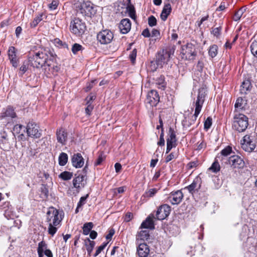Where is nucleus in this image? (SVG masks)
Returning <instances> with one entry per match:
<instances>
[{
    "label": "nucleus",
    "instance_id": "2f4dec72",
    "mask_svg": "<svg viewBox=\"0 0 257 257\" xmlns=\"http://www.w3.org/2000/svg\"><path fill=\"white\" fill-rule=\"evenodd\" d=\"M68 155L65 153H61L58 158L59 164L60 166H63L65 165L68 161Z\"/></svg>",
    "mask_w": 257,
    "mask_h": 257
},
{
    "label": "nucleus",
    "instance_id": "1a4fd4ad",
    "mask_svg": "<svg viewBox=\"0 0 257 257\" xmlns=\"http://www.w3.org/2000/svg\"><path fill=\"white\" fill-rule=\"evenodd\" d=\"M113 38V34L111 31L106 29L99 32L97 35V40L101 44L110 43Z\"/></svg>",
    "mask_w": 257,
    "mask_h": 257
},
{
    "label": "nucleus",
    "instance_id": "cd10ccee",
    "mask_svg": "<svg viewBox=\"0 0 257 257\" xmlns=\"http://www.w3.org/2000/svg\"><path fill=\"white\" fill-rule=\"evenodd\" d=\"M251 88V83L248 80L243 81L241 85L240 92L242 94H246L250 91Z\"/></svg>",
    "mask_w": 257,
    "mask_h": 257
},
{
    "label": "nucleus",
    "instance_id": "20e7f679",
    "mask_svg": "<svg viewBox=\"0 0 257 257\" xmlns=\"http://www.w3.org/2000/svg\"><path fill=\"white\" fill-rule=\"evenodd\" d=\"M70 32L77 36H81L86 30V26L84 22L78 18H74L70 23Z\"/></svg>",
    "mask_w": 257,
    "mask_h": 257
},
{
    "label": "nucleus",
    "instance_id": "6e6d98bb",
    "mask_svg": "<svg viewBox=\"0 0 257 257\" xmlns=\"http://www.w3.org/2000/svg\"><path fill=\"white\" fill-rule=\"evenodd\" d=\"M106 244H107V243H104V244L101 245L100 246H99L98 247L97 249L96 250L94 256H97L101 252V251L105 247V246H106Z\"/></svg>",
    "mask_w": 257,
    "mask_h": 257
},
{
    "label": "nucleus",
    "instance_id": "49530a36",
    "mask_svg": "<svg viewBox=\"0 0 257 257\" xmlns=\"http://www.w3.org/2000/svg\"><path fill=\"white\" fill-rule=\"evenodd\" d=\"M137 51L136 49H134L129 55L130 59L133 64H134L136 61Z\"/></svg>",
    "mask_w": 257,
    "mask_h": 257
},
{
    "label": "nucleus",
    "instance_id": "f257e3e1",
    "mask_svg": "<svg viewBox=\"0 0 257 257\" xmlns=\"http://www.w3.org/2000/svg\"><path fill=\"white\" fill-rule=\"evenodd\" d=\"M54 54L53 51L49 49L41 50L31 53L29 57V61L33 67L42 68Z\"/></svg>",
    "mask_w": 257,
    "mask_h": 257
},
{
    "label": "nucleus",
    "instance_id": "09e8293b",
    "mask_svg": "<svg viewBox=\"0 0 257 257\" xmlns=\"http://www.w3.org/2000/svg\"><path fill=\"white\" fill-rule=\"evenodd\" d=\"M148 24L150 27H153L157 24V20L153 16H151L148 18Z\"/></svg>",
    "mask_w": 257,
    "mask_h": 257
},
{
    "label": "nucleus",
    "instance_id": "e2e57ef3",
    "mask_svg": "<svg viewBox=\"0 0 257 257\" xmlns=\"http://www.w3.org/2000/svg\"><path fill=\"white\" fill-rule=\"evenodd\" d=\"M58 6V3L56 1H52V3L49 5V8L52 10H55Z\"/></svg>",
    "mask_w": 257,
    "mask_h": 257
},
{
    "label": "nucleus",
    "instance_id": "7c9ffc66",
    "mask_svg": "<svg viewBox=\"0 0 257 257\" xmlns=\"http://www.w3.org/2000/svg\"><path fill=\"white\" fill-rule=\"evenodd\" d=\"M246 104V100L242 97H239L237 99L234 106L236 108L242 109L244 108Z\"/></svg>",
    "mask_w": 257,
    "mask_h": 257
},
{
    "label": "nucleus",
    "instance_id": "052dcab7",
    "mask_svg": "<svg viewBox=\"0 0 257 257\" xmlns=\"http://www.w3.org/2000/svg\"><path fill=\"white\" fill-rule=\"evenodd\" d=\"M133 217V213L131 212H128L125 214V217H124V221L126 222L130 221Z\"/></svg>",
    "mask_w": 257,
    "mask_h": 257
},
{
    "label": "nucleus",
    "instance_id": "f03ea898",
    "mask_svg": "<svg viewBox=\"0 0 257 257\" xmlns=\"http://www.w3.org/2000/svg\"><path fill=\"white\" fill-rule=\"evenodd\" d=\"M64 216L63 211L50 207L47 212V221L49 224L48 233L53 235L57 231Z\"/></svg>",
    "mask_w": 257,
    "mask_h": 257
},
{
    "label": "nucleus",
    "instance_id": "6ab92c4d",
    "mask_svg": "<svg viewBox=\"0 0 257 257\" xmlns=\"http://www.w3.org/2000/svg\"><path fill=\"white\" fill-rule=\"evenodd\" d=\"M73 166L76 168H81L84 165V159L79 153L75 154L71 158Z\"/></svg>",
    "mask_w": 257,
    "mask_h": 257
},
{
    "label": "nucleus",
    "instance_id": "37998d69",
    "mask_svg": "<svg viewBox=\"0 0 257 257\" xmlns=\"http://www.w3.org/2000/svg\"><path fill=\"white\" fill-rule=\"evenodd\" d=\"M157 190L155 188L150 189L148 191L146 192L144 194V196L146 197H152L157 193Z\"/></svg>",
    "mask_w": 257,
    "mask_h": 257
},
{
    "label": "nucleus",
    "instance_id": "4c0bfd02",
    "mask_svg": "<svg viewBox=\"0 0 257 257\" xmlns=\"http://www.w3.org/2000/svg\"><path fill=\"white\" fill-rule=\"evenodd\" d=\"M219 159H217V157L215 159V162L212 164L211 166L209 168V170H211L213 172L216 173L220 170V165L218 161Z\"/></svg>",
    "mask_w": 257,
    "mask_h": 257
},
{
    "label": "nucleus",
    "instance_id": "ddd939ff",
    "mask_svg": "<svg viewBox=\"0 0 257 257\" xmlns=\"http://www.w3.org/2000/svg\"><path fill=\"white\" fill-rule=\"evenodd\" d=\"M241 147L246 152H251L255 147V145L251 137L248 135H245L242 141Z\"/></svg>",
    "mask_w": 257,
    "mask_h": 257
},
{
    "label": "nucleus",
    "instance_id": "4be33fe9",
    "mask_svg": "<svg viewBox=\"0 0 257 257\" xmlns=\"http://www.w3.org/2000/svg\"><path fill=\"white\" fill-rule=\"evenodd\" d=\"M137 251L140 257H147L150 252L149 245L145 242L140 243L138 246Z\"/></svg>",
    "mask_w": 257,
    "mask_h": 257
},
{
    "label": "nucleus",
    "instance_id": "774afa93",
    "mask_svg": "<svg viewBox=\"0 0 257 257\" xmlns=\"http://www.w3.org/2000/svg\"><path fill=\"white\" fill-rule=\"evenodd\" d=\"M44 254L48 257H53L51 251L49 249H46L45 250Z\"/></svg>",
    "mask_w": 257,
    "mask_h": 257
},
{
    "label": "nucleus",
    "instance_id": "4468645a",
    "mask_svg": "<svg viewBox=\"0 0 257 257\" xmlns=\"http://www.w3.org/2000/svg\"><path fill=\"white\" fill-rule=\"evenodd\" d=\"M227 164H229L234 168H241L244 166L243 160L238 156L233 155L228 158L227 161Z\"/></svg>",
    "mask_w": 257,
    "mask_h": 257
},
{
    "label": "nucleus",
    "instance_id": "5fc2aeb1",
    "mask_svg": "<svg viewBox=\"0 0 257 257\" xmlns=\"http://www.w3.org/2000/svg\"><path fill=\"white\" fill-rule=\"evenodd\" d=\"M105 159V156L102 154H101L99 155V157L98 159H97L95 163V165H99L101 164L102 162Z\"/></svg>",
    "mask_w": 257,
    "mask_h": 257
},
{
    "label": "nucleus",
    "instance_id": "a878e982",
    "mask_svg": "<svg viewBox=\"0 0 257 257\" xmlns=\"http://www.w3.org/2000/svg\"><path fill=\"white\" fill-rule=\"evenodd\" d=\"M84 177L85 176L84 175H79L74 178L73 180V186L78 189L83 187L84 186Z\"/></svg>",
    "mask_w": 257,
    "mask_h": 257
},
{
    "label": "nucleus",
    "instance_id": "79ce46f5",
    "mask_svg": "<svg viewBox=\"0 0 257 257\" xmlns=\"http://www.w3.org/2000/svg\"><path fill=\"white\" fill-rule=\"evenodd\" d=\"M251 53L257 57V40H254L250 45Z\"/></svg>",
    "mask_w": 257,
    "mask_h": 257
},
{
    "label": "nucleus",
    "instance_id": "680f3d73",
    "mask_svg": "<svg viewBox=\"0 0 257 257\" xmlns=\"http://www.w3.org/2000/svg\"><path fill=\"white\" fill-rule=\"evenodd\" d=\"M96 81V80H92L90 83H88L86 87V91L90 90L93 86V84Z\"/></svg>",
    "mask_w": 257,
    "mask_h": 257
},
{
    "label": "nucleus",
    "instance_id": "5701e85b",
    "mask_svg": "<svg viewBox=\"0 0 257 257\" xmlns=\"http://www.w3.org/2000/svg\"><path fill=\"white\" fill-rule=\"evenodd\" d=\"M156 218L154 215L150 214L145 220L141 224V227L142 228L154 229V219Z\"/></svg>",
    "mask_w": 257,
    "mask_h": 257
},
{
    "label": "nucleus",
    "instance_id": "864d4df0",
    "mask_svg": "<svg viewBox=\"0 0 257 257\" xmlns=\"http://www.w3.org/2000/svg\"><path fill=\"white\" fill-rule=\"evenodd\" d=\"M115 233V230L113 228H110L108 231V233L106 235L105 238L107 240H111L112 236Z\"/></svg>",
    "mask_w": 257,
    "mask_h": 257
},
{
    "label": "nucleus",
    "instance_id": "c03bdc74",
    "mask_svg": "<svg viewBox=\"0 0 257 257\" xmlns=\"http://www.w3.org/2000/svg\"><path fill=\"white\" fill-rule=\"evenodd\" d=\"M54 43L56 44V45H57L58 47L60 46L64 48H68V45L66 43L63 42L59 39H55L54 40Z\"/></svg>",
    "mask_w": 257,
    "mask_h": 257
},
{
    "label": "nucleus",
    "instance_id": "bb28decb",
    "mask_svg": "<svg viewBox=\"0 0 257 257\" xmlns=\"http://www.w3.org/2000/svg\"><path fill=\"white\" fill-rule=\"evenodd\" d=\"M171 6L170 4L165 5L160 15V17L163 21H165L167 20L168 16L170 15L171 12Z\"/></svg>",
    "mask_w": 257,
    "mask_h": 257
},
{
    "label": "nucleus",
    "instance_id": "ea45409f",
    "mask_svg": "<svg viewBox=\"0 0 257 257\" xmlns=\"http://www.w3.org/2000/svg\"><path fill=\"white\" fill-rule=\"evenodd\" d=\"M86 249L87 250L88 254H90L94 246L95 245V242H84Z\"/></svg>",
    "mask_w": 257,
    "mask_h": 257
},
{
    "label": "nucleus",
    "instance_id": "7ed1b4c3",
    "mask_svg": "<svg viewBox=\"0 0 257 257\" xmlns=\"http://www.w3.org/2000/svg\"><path fill=\"white\" fill-rule=\"evenodd\" d=\"M56 56L54 54L42 68L43 72L47 77L56 75L60 69L56 63Z\"/></svg>",
    "mask_w": 257,
    "mask_h": 257
},
{
    "label": "nucleus",
    "instance_id": "2eb2a0df",
    "mask_svg": "<svg viewBox=\"0 0 257 257\" xmlns=\"http://www.w3.org/2000/svg\"><path fill=\"white\" fill-rule=\"evenodd\" d=\"M232 153V148L230 146H227L224 149H223L219 154L216 156L217 159L221 162V164L223 163L227 164V161L228 159L227 158L228 156L230 155Z\"/></svg>",
    "mask_w": 257,
    "mask_h": 257
},
{
    "label": "nucleus",
    "instance_id": "f3484780",
    "mask_svg": "<svg viewBox=\"0 0 257 257\" xmlns=\"http://www.w3.org/2000/svg\"><path fill=\"white\" fill-rule=\"evenodd\" d=\"M183 197V194L180 190L172 192L168 197V201L173 205L179 204Z\"/></svg>",
    "mask_w": 257,
    "mask_h": 257
},
{
    "label": "nucleus",
    "instance_id": "423d86ee",
    "mask_svg": "<svg viewBox=\"0 0 257 257\" xmlns=\"http://www.w3.org/2000/svg\"><path fill=\"white\" fill-rule=\"evenodd\" d=\"M248 125V118L244 114H235L233 118L232 127L238 132L244 131Z\"/></svg>",
    "mask_w": 257,
    "mask_h": 257
},
{
    "label": "nucleus",
    "instance_id": "6e6552de",
    "mask_svg": "<svg viewBox=\"0 0 257 257\" xmlns=\"http://www.w3.org/2000/svg\"><path fill=\"white\" fill-rule=\"evenodd\" d=\"M206 91L205 89L204 88H201L198 90L197 99L194 102V106L195 107V112L194 114L195 119H196L201 110L203 104L205 100V97L206 95Z\"/></svg>",
    "mask_w": 257,
    "mask_h": 257
},
{
    "label": "nucleus",
    "instance_id": "aec40b11",
    "mask_svg": "<svg viewBox=\"0 0 257 257\" xmlns=\"http://www.w3.org/2000/svg\"><path fill=\"white\" fill-rule=\"evenodd\" d=\"M56 137L57 141L62 144L64 145L67 140V133L63 128H60L57 130L56 131Z\"/></svg>",
    "mask_w": 257,
    "mask_h": 257
},
{
    "label": "nucleus",
    "instance_id": "a18cd8bd",
    "mask_svg": "<svg viewBox=\"0 0 257 257\" xmlns=\"http://www.w3.org/2000/svg\"><path fill=\"white\" fill-rule=\"evenodd\" d=\"M196 150L200 151L202 149H204L206 147V144L204 141H202L201 142H198L196 145Z\"/></svg>",
    "mask_w": 257,
    "mask_h": 257
},
{
    "label": "nucleus",
    "instance_id": "c85d7f7f",
    "mask_svg": "<svg viewBox=\"0 0 257 257\" xmlns=\"http://www.w3.org/2000/svg\"><path fill=\"white\" fill-rule=\"evenodd\" d=\"M176 137L174 130L170 127L169 131V137L167 139V143L176 146Z\"/></svg>",
    "mask_w": 257,
    "mask_h": 257
},
{
    "label": "nucleus",
    "instance_id": "de8ad7c7",
    "mask_svg": "<svg viewBox=\"0 0 257 257\" xmlns=\"http://www.w3.org/2000/svg\"><path fill=\"white\" fill-rule=\"evenodd\" d=\"M221 27H217L215 28L212 29L211 31L212 34L214 36L218 38L221 34Z\"/></svg>",
    "mask_w": 257,
    "mask_h": 257
},
{
    "label": "nucleus",
    "instance_id": "58836bf2",
    "mask_svg": "<svg viewBox=\"0 0 257 257\" xmlns=\"http://www.w3.org/2000/svg\"><path fill=\"white\" fill-rule=\"evenodd\" d=\"M245 9L244 8H240L238 11H237L233 17V20L235 21H238L240 20V18L242 16L243 14L245 12Z\"/></svg>",
    "mask_w": 257,
    "mask_h": 257
},
{
    "label": "nucleus",
    "instance_id": "69168bd1",
    "mask_svg": "<svg viewBox=\"0 0 257 257\" xmlns=\"http://www.w3.org/2000/svg\"><path fill=\"white\" fill-rule=\"evenodd\" d=\"M142 35L145 37H146V38H148L149 37L151 36V34L150 33V31L149 30H148V29H145L143 32H142Z\"/></svg>",
    "mask_w": 257,
    "mask_h": 257
},
{
    "label": "nucleus",
    "instance_id": "39448f33",
    "mask_svg": "<svg viewBox=\"0 0 257 257\" xmlns=\"http://www.w3.org/2000/svg\"><path fill=\"white\" fill-rule=\"evenodd\" d=\"M174 53V50L170 48L160 51L156 56V62L158 67L162 68L164 64H167Z\"/></svg>",
    "mask_w": 257,
    "mask_h": 257
},
{
    "label": "nucleus",
    "instance_id": "13d9d810",
    "mask_svg": "<svg viewBox=\"0 0 257 257\" xmlns=\"http://www.w3.org/2000/svg\"><path fill=\"white\" fill-rule=\"evenodd\" d=\"M88 197V195L86 196L81 197L80 199L79 202L78 203V207H80L82 205L85 204V200Z\"/></svg>",
    "mask_w": 257,
    "mask_h": 257
},
{
    "label": "nucleus",
    "instance_id": "8fccbe9b",
    "mask_svg": "<svg viewBox=\"0 0 257 257\" xmlns=\"http://www.w3.org/2000/svg\"><path fill=\"white\" fill-rule=\"evenodd\" d=\"M212 124V118L210 117L207 118L204 124V128L206 130L209 129Z\"/></svg>",
    "mask_w": 257,
    "mask_h": 257
},
{
    "label": "nucleus",
    "instance_id": "a19ab883",
    "mask_svg": "<svg viewBox=\"0 0 257 257\" xmlns=\"http://www.w3.org/2000/svg\"><path fill=\"white\" fill-rule=\"evenodd\" d=\"M178 157V152H173L167 156L165 159V162L168 163L173 159H176Z\"/></svg>",
    "mask_w": 257,
    "mask_h": 257
},
{
    "label": "nucleus",
    "instance_id": "e433bc0d",
    "mask_svg": "<svg viewBox=\"0 0 257 257\" xmlns=\"http://www.w3.org/2000/svg\"><path fill=\"white\" fill-rule=\"evenodd\" d=\"M72 176V173L68 171H64L62 172L59 175V177L63 180H69L71 179Z\"/></svg>",
    "mask_w": 257,
    "mask_h": 257
},
{
    "label": "nucleus",
    "instance_id": "f8f14e48",
    "mask_svg": "<svg viewBox=\"0 0 257 257\" xmlns=\"http://www.w3.org/2000/svg\"><path fill=\"white\" fill-rule=\"evenodd\" d=\"M160 101V97L158 92L152 90L147 94L146 102L149 104L151 107L155 106Z\"/></svg>",
    "mask_w": 257,
    "mask_h": 257
},
{
    "label": "nucleus",
    "instance_id": "72a5a7b5",
    "mask_svg": "<svg viewBox=\"0 0 257 257\" xmlns=\"http://www.w3.org/2000/svg\"><path fill=\"white\" fill-rule=\"evenodd\" d=\"M218 46L216 45H213L209 48L208 53L212 58L215 57L218 53Z\"/></svg>",
    "mask_w": 257,
    "mask_h": 257
},
{
    "label": "nucleus",
    "instance_id": "4d7b16f0",
    "mask_svg": "<svg viewBox=\"0 0 257 257\" xmlns=\"http://www.w3.org/2000/svg\"><path fill=\"white\" fill-rule=\"evenodd\" d=\"M158 145L159 146H164L165 145V140L164 139V133L163 130H162V133L160 136V141L158 142Z\"/></svg>",
    "mask_w": 257,
    "mask_h": 257
},
{
    "label": "nucleus",
    "instance_id": "0e129e2a",
    "mask_svg": "<svg viewBox=\"0 0 257 257\" xmlns=\"http://www.w3.org/2000/svg\"><path fill=\"white\" fill-rule=\"evenodd\" d=\"M226 8V4L225 2H221L220 5L219 6L218 8H217L216 11H223Z\"/></svg>",
    "mask_w": 257,
    "mask_h": 257
},
{
    "label": "nucleus",
    "instance_id": "412c9836",
    "mask_svg": "<svg viewBox=\"0 0 257 257\" xmlns=\"http://www.w3.org/2000/svg\"><path fill=\"white\" fill-rule=\"evenodd\" d=\"M119 28L122 34L127 33L131 30V23L128 19H124L122 20L119 25Z\"/></svg>",
    "mask_w": 257,
    "mask_h": 257
},
{
    "label": "nucleus",
    "instance_id": "dca6fc26",
    "mask_svg": "<svg viewBox=\"0 0 257 257\" xmlns=\"http://www.w3.org/2000/svg\"><path fill=\"white\" fill-rule=\"evenodd\" d=\"M182 53L184 55H186V57H188L189 59H192L191 57H193L196 56V53L195 52V48L194 45L191 43H187L186 45L182 47Z\"/></svg>",
    "mask_w": 257,
    "mask_h": 257
},
{
    "label": "nucleus",
    "instance_id": "f704fd0d",
    "mask_svg": "<svg viewBox=\"0 0 257 257\" xmlns=\"http://www.w3.org/2000/svg\"><path fill=\"white\" fill-rule=\"evenodd\" d=\"M13 130L15 133L21 134L22 136H23V133L25 132V127L22 124L15 125Z\"/></svg>",
    "mask_w": 257,
    "mask_h": 257
},
{
    "label": "nucleus",
    "instance_id": "473e14b6",
    "mask_svg": "<svg viewBox=\"0 0 257 257\" xmlns=\"http://www.w3.org/2000/svg\"><path fill=\"white\" fill-rule=\"evenodd\" d=\"M93 226L92 222H87L85 223L83 226V232L85 235H88L91 231V229Z\"/></svg>",
    "mask_w": 257,
    "mask_h": 257
},
{
    "label": "nucleus",
    "instance_id": "9b49d317",
    "mask_svg": "<svg viewBox=\"0 0 257 257\" xmlns=\"http://www.w3.org/2000/svg\"><path fill=\"white\" fill-rule=\"evenodd\" d=\"M171 207L167 204L160 206L156 213V219L158 220H164L167 218L170 213Z\"/></svg>",
    "mask_w": 257,
    "mask_h": 257
},
{
    "label": "nucleus",
    "instance_id": "bf43d9fd",
    "mask_svg": "<svg viewBox=\"0 0 257 257\" xmlns=\"http://www.w3.org/2000/svg\"><path fill=\"white\" fill-rule=\"evenodd\" d=\"M93 109V105H92L91 104H88L87 107L85 108V113L87 114L90 115Z\"/></svg>",
    "mask_w": 257,
    "mask_h": 257
},
{
    "label": "nucleus",
    "instance_id": "b1692460",
    "mask_svg": "<svg viewBox=\"0 0 257 257\" xmlns=\"http://www.w3.org/2000/svg\"><path fill=\"white\" fill-rule=\"evenodd\" d=\"M200 179L199 178H196L194 180L193 182L189 186H187L184 188V189H187L189 193L191 194H193L196 191H198L200 187Z\"/></svg>",
    "mask_w": 257,
    "mask_h": 257
},
{
    "label": "nucleus",
    "instance_id": "c9c22d12",
    "mask_svg": "<svg viewBox=\"0 0 257 257\" xmlns=\"http://www.w3.org/2000/svg\"><path fill=\"white\" fill-rule=\"evenodd\" d=\"M43 14H40L37 16L33 21L30 23V26L31 28H35L38 24L42 20Z\"/></svg>",
    "mask_w": 257,
    "mask_h": 257
},
{
    "label": "nucleus",
    "instance_id": "9d476101",
    "mask_svg": "<svg viewBox=\"0 0 257 257\" xmlns=\"http://www.w3.org/2000/svg\"><path fill=\"white\" fill-rule=\"evenodd\" d=\"M39 128V126L35 122H29L26 127L28 135L32 138H40L41 136V133Z\"/></svg>",
    "mask_w": 257,
    "mask_h": 257
},
{
    "label": "nucleus",
    "instance_id": "603ef678",
    "mask_svg": "<svg viewBox=\"0 0 257 257\" xmlns=\"http://www.w3.org/2000/svg\"><path fill=\"white\" fill-rule=\"evenodd\" d=\"M47 244L45 243V242H40L38 244V247L37 249V251L40 250L41 252H45V250L47 248Z\"/></svg>",
    "mask_w": 257,
    "mask_h": 257
},
{
    "label": "nucleus",
    "instance_id": "393cba45",
    "mask_svg": "<svg viewBox=\"0 0 257 257\" xmlns=\"http://www.w3.org/2000/svg\"><path fill=\"white\" fill-rule=\"evenodd\" d=\"M2 118L11 117L15 118L16 117V113L13 107L9 106L6 108H4L1 113Z\"/></svg>",
    "mask_w": 257,
    "mask_h": 257
},
{
    "label": "nucleus",
    "instance_id": "338daca9",
    "mask_svg": "<svg viewBox=\"0 0 257 257\" xmlns=\"http://www.w3.org/2000/svg\"><path fill=\"white\" fill-rule=\"evenodd\" d=\"M28 69V66L26 64H24L20 68V71L22 72V75L24 74Z\"/></svg>",
    "mask_w": 257,
    "mask_h": 257
},
{
    "label": "nucleus",
    "instance_id": "a211bd4d",
    "mask_svg": "<svg viewBox=\"0 0 257 257\" xmlns=\"http://www.w3.org/2000/svg\"><path fill=\"white\" fill-rule=\"evenodd\" d=\"M16 53L17 50L14 47L11 46L9 48L8 51L9 59L12 66L15 68L18 66L19 63V59L17 58Z\"/></svg>",
    "mask_w": 257,
    "mask_h": 257
},
{
    "label": "nucleus",
    "instance_id": "c756f323",
    "mask_svg": "<svg viewBox=\"0 0 257 257\" xmlns=\"http://www.w3.org/2000/svg\"><path fill=\"white\" fill-rule=\"evenodd\" d=\"M150 239V234L148 231H141L137 235V240L140 241H146Z\"/></svg>",
    "mask_w": 257,
    "mask_h": 257
},
{
    "label": "nucleus",
    "instance_id": "0eeeda50",
    "mask_svg": "<svg viewBox=\"0 0 257 257\" xmlns=\"http://www.w3.org/2000/svg\"><path fill=\"white\" fill-rule=\"evenodd\" d=\"M96 7L90 2H83L79 7L77 13L81 14L84 16L91 17L96 14Z\"/></svg>",
    "mask_w": 257,
    "mask_h": 257
},
{
    "label": "nucleus",
    "instance_id": "3c124183",
    "mask_svg": "<svg viewBox=\"0 0 257 257\" xmlns=\"http://www.w3.org/2000/svg\"><path fill=\"white\" fill-rule=\"evenodd\" d=\"M82 47L81 45L75 43L73 45L72 47V51L74 54H75L78 51L81 50Z\"/></svg>",
    "mask_w": 257,
    "mask_h": 257
}]
</instances>
